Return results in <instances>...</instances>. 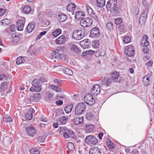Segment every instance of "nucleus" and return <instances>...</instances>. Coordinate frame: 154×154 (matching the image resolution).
Wrapping results in <instances>:
<instances>
[{
	"label": "nucleus",
	"instance_id": "nucleus-1",
	"mask_svg": "<svg viewBox=\"0 0 154 154\" xmlns=\"http://www.w3.org/2000/svg\"><path fill=\"white\" fill-rule=\"evenodd\" d=\"M65 55L63 54V51L57 49L55 50L51 53L50 57L51 60L54 62H56V60H54V59L65 60Z\"/></svg>",
	"mask_w": 154,
	"mask_h": 154
},
{
	"label": "nucleus",
	"instance_id": "nucleus-52",
	"mask_svg": "<svg viewBox=\"0 0 154 154\" xmlns=\"http://www.w3.org/2000/svg\"><path fill=\"white\" fill-rule=\"evenodd\" d=\"M106 26L107 29H109L110 31H111L113 29V26L112 23L109 22L107 23L106 24Z\"/></svg>",
	"mask_w": 154,
	"mask_h": 154
},
{
	"label": "nucleus",
	"instance_id": "nucleus-53",
	"mask_svg": "<svg viewBox=\"0 0 154 154\" xmlns=\"http://www.w3.org/2000/svg\"><path fill=\"white\" fill-rule=\"evenodd\" d=\"M37 49L36 48H34L30 51L31 54L33 56H36L38 54L37 51Z\"/></svg>",
	"mask_w": 154,
	"mask_h": 154
},
{
	"label": "nucleus",
	"instance_id": "nucleus-24",
	"mask_svg": "<svg viewBox=\"0 0 154 154\" xmlns=\"http://www.w3.org/2000/svg\"><path fill=\"white\" fill-rule=\"evenodd\" d=\"M40 98L41 97L39 94H35L30 97V100L33 102H38Z\"/></svg>",
	"mask_w": 154,
	"mask_h": 154
},
{
	"label": "nucleus",
	"instance_id": "nucleus-22",
	"mask_svg": "<svg viewBox=\"0 0 154 154\" xmlns=\"http://www.w3.org/2000/svg\"><path fill=\"white\" fill-rule=\"evenodd\" d=\"M111 82L110 79H108L105 78L103 79L101 82V85L102 86H104L107 87V86L110 85Z\"/></svg>",
	"mask_w": 154,
	"mask_h": 154
},
{
	"label": "nucleus",
	"instance_id": "nucleus-16",
	"mask_svg": "<svg viewBox=\"0 0 154 154\" xmlns=\"http://www.w3.org/2000/svg\"><path fill=\"white\" fill-rule=\"evenodd\" d=\"M35 111L32 108L29 109L26 115V119L29 120H31L32 117V115L35 113Z\"/></svg>",
	"mask_w": 154,
	"mask_h": 154
},
{
	"label": "nucleus",
	"instance_id": "nucleus-60",
	"mask_svg": "<svg viewBox=\"0 0 154 154\" xmlns=\"http://www.w3.org/2000/svg\"><path fill=\"white\" fill-rule=\"evenodd\" d=\"M94 51L91 50H89L88 51H87L85 52V53L86 54H88L90 55H92L93 54Z\"/></svg>",
	"mask_w": 154,
	"mask_h": 154
},
{
	"label": "nucleus",
	"instance_id": "nucleus-45",
	"mask_svg": "<svg viewBox=\"0 0 154 154\" xmlns=\"http://www.w3.org/2000/svg\"><path fill=\"white\" fill-rule=\"evenodd\" d=\"M30 154H39V151L36 148L32 149L30 150Z\"/></svg>",
	"mask_w": 154,
	"mask_h": 154
},
{
	"label": "nucleus",
	"instance_id": "nucleus-14",
	"mask_svg": "<svg viewBox=\"0 0 154 154\" xmlns=\"http://www.w3.org/2000/svg\"><path fill=\"white\" fill-rule=\"evenodd\" d=\"M100 35L99 31L98 29L96 27L91 29L90 36L93 38H97Z\"/></svg>",
	"mask_w": 154,
	"mask_h": 154
},
{
	"label": "nucleus",
	"instance_id": "nucleus-26",
	"mask_svg": "<svg viewBox=\"0 0 154 154\" xmlns=\"http://www.w3.org/2000/svg\"><path fill=\"white\" fill-rule=\"evenodd\" d=\"M67 18V16L63 14H59L58 16L57 19L60 22H63L65 21Z\"/></svg>",
	"mask_w": 154,
	"mask_h": 154
},
{
	"label": "nucleus",
	"instance_id": "nucleus-29",
	"mask_svg": "<svg viewBox=\"0 0 154 154\" xmlns=\"http://www.w3.org/2000/svg\"><path fill=\"white\" fill-rule=\"evenodd\" d=\"M61 30L60 28L55 29L52 32V35L54 37H56L61 33Z\"/></svg>",
	"mask_w": 154,
	"mask_h": 154
},
{
	"label": "nucleus",
	"instance_id": "nucleus-56",
	"mask_svg": "<svg viewBox=\"0 0 154 154\" xmlns=\"http://www.w3.org/2000/svg\"><path fill=\"white\" fill-rule=\"evenodd\" d=\"M115 23L116 25H119L122 23V20L120 18H118L115 20Z\"/></svg>",
	"mask_w": 154,
	"mask_h": 154
},
{
	"label": "nucleus",
	"instance_id": "nucleus-32",
	"mask_svg": "<svg viewBox=\"0 0 154 154\" xmlns=\"http://www.w3.org/2000/svg\"><path fill=\"white\" fill-rule=\"evenodd\" d=\"M142 3L145 10L148 11L150 6V3L147 2L146 0H142Z\"/></svg>",
	"mask_w": 154,
	"mask_h": 154
},
{
	"label": "nucleus",
	"instance_id": "nucleus-33",
	"mask_svg": "<svg viewBox=\"0 0 154 154\" xmlns=\"http://www.w3.org/2000/svg\"><path fill=\"white\" fill-rule=\"evenodd\" d=\"M75 5L74 4L71 3L67 5L66 7V10L69 11H72L75 9Z\"/></svg>",
	"mask_w": 154,
	"mask_h": 154
},
{
	"label": "nucleus",
	"instance_id": "nucleus-42",
	"mask_svg": "<svg viewBox=\"0 0 154 154\" xmlns=\"http://www.w3.org/2000/svg\"><path fill=\"white\" fill-rule=\"evenodd\" d=\"M10 23V20L8 19H5L2 20V25L4 26H6L9 24Z\"/></svg>",
	"mask_w": 154,
	"mask_h": 154
},
{
	"label": "nucleus",
	"instance_id": "nucleus-35",
	"mask_svg": "<svg viewBox=\"0 0 154 154\" xmlns=\"http://www.w3.org/2000/svg\"><path fill=\"white\" fill-rule=\"evenodd\" d=\"M31 11V8L29 5H26L23 8V12L26 14L29 13Z\"/></svg>",
	"mask_w": 154,
	"mask_h": 154
},
{
	"label": "nucleus",
	"instance_id": "nucleus-41",
	"mask_svg": "<svg viewBox=\"0 0 154 154\" xmlns=\"http://www.w3.org/2000/svg\"><path fill=\"white\" fill-rule=\"evenodd\" d=\"M50 88L56 92H60L61 91V89L55 85H51L50 86Z\"/></svg>",
	"mask_w": 154,
	"mask_h": 154
},
{
	"label": "nucleus",
	"instance_id": "nucleus-44",
	"mask_svg": "<svg viewBox=\"0 0 154 154\" xmlns=\"http://www.w3.org/2000/svg\"><path fill=\"white\" fill-rule=\"evenodd\" d=\"M20 40V37L18 35L12 36V42L13 43H17Z\"/></svg>",
	"mask_w": 154,
	"mask_h": 154
},
{
	"label": "nucleus",
	"instance_id": "nucleus-11",
	"mask_svg": "<svg viewBox=\"0 0 154 154\" xmlns=\"http://www.w3.org/2000/svg\"><path fill=\"white\" fill-rule=\"evenodd\" d=\"M91 94L94 96L97 95L100 92V88L99 85H94L91 90Z\"/></svg>",
	"mask_w": 154,
	"mask_h": 154
},
{
	"label": "nucleus",
	"instance_id": "nucleus-38",
	"mask_svg": "<svg viewBox=\"0 0 154 154\" xmlns=\"http://www.w3.org/2000/svg\"><path fill=\"white\" fill-rule=\"evenodd\" d=\"M63 71L65 73L68 75H69L71 76L73 74L72 71L68 68H64L63 69Z\"/></svg>",
	"mask_w": 154,
	"mask_h": 154
},
{
	"label": "nucleus",
	"instance_id": "nucleus-17",
	"mask_svg": "<svg viewBox=\"0 0 154 154\" xmlns=\"http://www.w3.org/2000/svg\"><path fill=\"white\" fill-rule=\"evenodd\" d=\"M66 41V38L65 36L62 35L58 38L55 40V43L58 45H61L64 43Z\"/></svg>",
	"mask_w": 154,
	"mask_h": 154
},
{
	"label": "nucleus",
	"instance_id": "nucleus-10",
	"mask_svg": "<svg viewBox=\"0 0 154 154\" xmlns=\"http://www.w3.org/2000/svg\"><path fill=\"white\" fill-rule=\"evenodd\" d=\"M26 131L28 135L30 137H33L37 133L35 128L32 125L27 127Z\"/></svg>",
	"mask_w": 154,
	"mask_h": 154
},
{
	"label": "nucleus",
	"instance_id": "nucleus-54",
	"mask_svg": "<svg viewBox=\"0 0 154 154\" xmlns=\"http://www.w3.org/2000/svg\"><path fill=\"white\" fill-rule=\"evenodd\" d=\"M8 77L4 74H0V80L5 81L7 79Z\"/></svg>",
	"mask_w": 154,
	"mask_h": 154
},
{
	"label": "nucleus",
	"instance_id": "nucleus-61",
	"mask_svg": "<svg viewBox=\"0 0 154 154\" xmlns=\"http://www.w3.org/2000/svg\"><path fill=\"white\" fill-rule=\"evenodd\" d=\"M5 12L6 11L5 9L0 8V16H2Z\"/></svg>",
	"mask_w": 154,
	"mask_h": 154
},
{
	"label": "nucleus",
	"instance_id": "nucleus-57",
	"mask_svg": "<svg viewBox=\"0 0 154 154\" xmlns=\"http://www.w3.org/2000/svg\"><path fill=\"white\" fill-rule=\"evenodd\" d=\"M114 11L117 13H120L122 11V10L120 8L116 6L113 9Z\"/></svg>",
	"mask_w": 154,
	"mask_h": 154
},
{
	"label": "nucleus",
	"instance_id": "nucleus-51",
	"mask_svg": "<svg viewBox=\"0 0 154 154\" xmlns=\"http://www.w3.org/2000/svg\"><path fill=\"white\" fill-rule=\"evenodd\" d=\"M3 121L5 122H11L12 121V119L9 116L4 117L3 119Z\"/></svg>",
	"mask_w": 154,
	"mask_h": 154
},
{
	"label": "nucleus",
	"instance_id": "nucleus-13",
	"mask_svg": "<svg viewBox=\"0 0 154 154\" xmlns=\"http://www.w3.org/2000/svg\"><path fill=\"white\" fill-rule=\"evenodd\" d=\"M86 10L88 14L95 20H98V17L93 9L90 6H86Z\"/></svg>",
	"mask_w": 154,
	"mask_h": 154
},
{
	"label": "nucleus",
	"instance_id": "nucleus-3",
	"mask_svg": "<svg viewBox=\"0 0 154 154\" xmlns=\"http://www.w3.org/2000/svg\"><path fill=\"white\" fill-rule=\"evenodd\" d=\"M85 141L88 145H95L97 143L98 140L94 136L90 135L86 137Z\"/></svg>",
	"mask_w": 154,
	"mask_h": 154
},
{
	"label": "nucleus",
	"instance_id": "nucleus-5",
	"mask_svg": "<svg viewBox=\"0 0 154 154\" xmlns=\"http://www.w3.org/2000/svg\"><path fill=\"white\" fill-rule=\"evenodd\" d=\"M84 34L81 30H76L72 33V38L76 40L81 39L84 36Z\"/></svg>",
	"mask_w": 154,
	"mask_h": 154
},
{
	"label": "nucleus",
	"instance_id": "nucleus-37",
	"mask_svg": "<svg viewBox=\"0 0 154 154\" xmlns=\"http://www.w3.org/2000/svg\"><path fill=\"white\" fill-rule=\"evenodd\" d=\"M143 82H144L145 85H148L149 84V81H150V78L148 75L144 77L143 78Z\"/></svg>",
	"mask_w": 154,
	"mask_h": 154
},
{
	"label": "nucleus",
	"instance_id": "nucleus-15",
	"mask_svg": "<svg viewBox=\"0 0 154 154\" xmlns=\"http://www.w3.org/2000/svg\"><path fill=\"white\" fill-rule=\"evenodd\" d=\"M25 21V20L24 18L17 21V26L18 30L22 31L23 30Z\"/></svg>",
	"mask_w": 154,
	"mask_h": 154
},
{
	"label": "nucleus",
	"instance_id": "nucleus-4",
	"mask_svg": "<svg viewBox=\"0 0 154 154\" xmlns=\"http://www.w3.org/2000/svg\"><path fill=\"white\" fill-rule=\"evenodd\" d=\"M38 81L37 79H35L32 82V86L30 88L31 91H40L41 90V86L38 82Z\"/></svg>",
	"mask_w": 154,
	"mask_h": 154
},
{
	"label": "nucleus",
	"instance_id": "nucleus-49",
	"mask_svg": "<svg viewBox=\"0 0 154 154\" xmlns=\"http://www.w3.org/2000/svg\"><path fill=\"white\" fill-rule=\"evenodd\" d=\"M99 45V42L98 40H95L92 43V46L94 48H97Z\"/></svg>",
	"mask_w": 154,
	"mask_h": 154
},
{
	"label": "nucleus",
	"instance_id": "nucleus-63",
	"mask_svg": "<svg viewBox=\"0 0 154 154\" xmlns=\"http://www.w3.org/2000/svg\"><path fill=\"white\" fill-rule=\"evenodd\" d=\"M142 51L144 53H147L149 51V49L146 47H144L142 49Z\"/></svg>",
	"mask_w": 154,
	"mask_h": 154
},
{
	"label": "nucleus",
	"instance_id": "nucleus-39",
	"mask_svg": "<svg viewBox=\"0 0 154 154\" xmlns=\"http://www.w3.org/2000/svg\"><path fill=\"white\" fill-rule=\"evenodd\" d=\"M24 59L23 57L20 56L18 57L16 59V63L17 65H20L23 63Z\"/></svg>",
	"mask_w": 154,
	"mask_h": 154
},
{
	"label": "nucleus",
	"instance_id": "nucleus-20",
	"mask_svg": "<svg viewBox=\"0 0 154 154\" xmlns=\"http://www.w3.org/2000/svg\"><path fill=\"white\" fill-rule=\"evenodd\" d=\"M73 120L75 125H78L82 122L83 120V116H79L78 117L74 118Z\"/></svg>",
	"mask_w": 154,
	"mask_h": 154
},
{
	"label": "nucleus",
	"instance_id": "nucleus-25",
	"mask_svg": "<svg viewBox=\"0 0 154 154\" xmlns=\"http://www.w3.org/2000/svg\"><path fill=\"white\" fill-rule=\"evenodd\" d=\"M35 23L32 22L29 24L27 27V30L29 33L31 32L35 29Z\"/></svg>",
	"mask_w": 154,
	"mask_h": 154
},
{
	"label": "nucleus",
	"instance_id": "nucleus-30",
	"mask_svg": "<svg viewBox=\"0 0 154 154\" xmlns=\"http://www.w3.org/2000/svg\"><path fill=\"white\" fill-rule=\"evenodd\" d=\"M148 37L147 36L144 35L142 40L141 43L142 44L143 46L147 47L149 44V42L147 41Z\"/></svg>",
	"mask_w": 154,
	"mask_h": 154
},
{
	"label": "nucleus",
	"instance_id": "nucleus-8",
	"mask_svg": "<svg viewBox=\"0 0 154 154\" xmlns=\"http://www.w3.org/2000/svg\"><path fill=\"white\" fill-rule=\"evenodd\" d=\"M117 3L116 0H110L107 3L106 5V8L108 10L113 9L116 6Z\"/></svg>",
	"mask_w": 154,
	"mask_h": 154
},
{
	"label": "nucleus",
	"instance_id": "nucleus-12",
	"mask_svg": "<svg viewBox=\"0 0 154 154\" xmlns=\"http://www.w3.org/2000/svg\"><path fill=\"white\" fill-rule=\"evenodd\" d=\"M9 84L6 82H2L0 84V93H5L8 89Z\"/></svg>",
	"mask_w": 154,
	"mask_h": 154
},
{
	"label": "nucleus",
	"instance_id": "nucleus-28",
	"mask_svg": "<svg viewBox=\"0 0 154 154\" xmlns=\"http://www.w3.org/2000/svg\"><path fill=\"white\" fill-rule=\"evenodd\" d=\"M70 48L72 51L75 52L77 54H79L81 52V51L76 45L72 44Z\"/></svg>",
	"mask_w": 154,
	"mask_h": 154
},
{
	"label": "nucleus",
	"instance_id": "nucleus-48",
	"mask_svg": "<svg viewBox=\"0 0 154 154\" xmlns=\"http://www.w3.org/2000/svg\"><path fill=\"white\" fill-rule=\"evenodd\" d=\"M52 96L53 95L52 94L49 93H46V100L50 101L52 99Z\"/></svg>",
	"mask_w": 154,
	"mask_h": 154
},
{
	"label": "nucleus",
	"instance_id": "nucleus-47",
	"mask_svg": "<svg viewBox=\"0 0 154 154\" xmlns=\"http://www.w3.org/2000/svg\"><path fill=\"white\" fill-rule=\"evenodd\" d=\"M147 17V14L146 13L144 12L143 13H142L140 18L139 19V22H140L141 20H145L146 18Z\"/></svg>",
	"mask_w": 154,
	"mask_h": 154
},
{
	"label": "nucleus",
	"instance_id": "nucleus-46",
	"mask_svg": "<svg viewBox=\"0 0 154 154\" xmlns=\"http://www.w3.org/2000/svg\"><path fill=\"white\" fill-rule=\"evenodd\" d=\"M67 148L70 150H72L74 148V144L72 142H69L67 144Z\"/></svg>",
	"mask_w": 154,
	"mask_h": 154
},
{
	"label": "nucleus",
	"instance_id": "nucleus-50",
	"mask_svg": "<svg viewBox=\"0 0 154 154\" xmlns=\"http://www.w3.org/2000/svg\"><path fill=\"white\" fill-rule=\"evenodd\" d=\"M131 38L130 37L126 36L123 39V41L125 44H127L130 42Z\"/></svg>",
	"mask_w": 154,
	"mask_h": 154
},
{
	"label": "nucleus",
	"instance_id": "nucleus-43",
	"mask_svg": "<svg viewBox=\"0 0 154 154\" xmlns=\"http://www.w3.org/2000/svg\"><path fill=\"white\" fill-rule=\"evenodd\" d=\"M87 130L89 132H92L94 128V126L92 125H88L86 126Z\"/></svg>",
	"mask_w": 154,
	"mask_h": 154
},
{
	"label": "nucleus",
	"instance_id": "nucleus-59",
	"mask_svg": "<svg viewBox=\"0 0 154 154\" xmlns=\"http://www.w3.org/2000/svg\"><path fill=\"white\" fill-rule=\"evenodd\" d=\"M69 133V135L70 137L74 138V134L73 131L70 130H68L67 131Z\"/></svg>",
	"mask_w": 154,
	"mask_h": 154
},
{
	"label": "nucleus",
	"instance_id": "nucleus-31",
	"mask_svg": "<svg viewBox=\"0 0 154 154\" xmlns=\"http://www.w3.org/2000/svg\"><path fill=\"white\" fill-rule=\"evenodd\" d=\"M106 145L110 149H113L115 148V144L109 140L107 139L106 141Z\"/></svg>",
	"mask_w": 154,
	"mask_h": 154
},
{
	"label": "nucleus",
	"instance_id": "nucleus-58",
	"mask_svg": "<svg viewBox=\"0 0 154 154\" xmlns=\"http://www.w3.org/2000/svg\"><path fill=\"white\" fill-rule=\"evenodd\" d=\"M47 32L46 31H43L40 33L39 35L37 36V39H40L41 37L43 35H45Z\"/></svg>",
	"mask_w": 154,
	"mask_h": 154
},
{
	"label": "nucleus",
	"instance_id": "nucleus-6",
	"mask_svg": "<svg viewBox=\"0 0 154 154\" xmlns=\"http://www.w3.org/2000/svg\"><path fill=\"white\" fill-rule=\"evenodd\" d=\"M85 102L88 105L92 106L95 103V100L93 96L90 94L86 95L84 97Z\"/></svg>",
	"mask_w": 154,
	"mask_h": 154
},
{
	"label": "nucleus",
	"instance_id": "nucleus-19",
	"mask_svg": "<svg viewBox=\"0 0 154 154\" xmlns=\"http://www.w3.org/2000/svg\"><path fill=\"white\" fill-rule=\"evenodd\" d=\"M119 74L116 71H115L113 73L112 77L109 79L112 82H117L118 79L119 78Z\"/></svg>",
	"mask_w": 154,
	"mask_h": 154
},
{
	"label": "nucleus",
	"instance_id": "nucleus-27",
	"mask_svg": "<svg viewBox=\"0 0 154 154\" xmlns=\"http://www.w3.org/2000/svg\"><path fill=\"white\" fill-rule=\"evenodd\" d=\"M80 45L83 49H86L88 48L90 44L88 42L84 40L80 42Z\"/></svg>",
	"mask_w": 154,
	"mask_h": 154
},
{
	"label": "nucleus",
	"instance_id": "nucleus-55",
	"mask_svg": "<svg viewBox=\"0 0 154 154\" xmlns=\"http://www.w3.org/2000/svg\"><path fill=\"white\" fill-rule=\"evenodd\" d=\"M50 24L49 22L47 20H44L42 23V26L46 27Z\"/></svg>",
	"mask_w": 154,
	"mask_h": 154
},
{
	"label": "nucleus",
	"instance_id": "nucleus-2",
	"mask_svg": "<svg viewBox=\"0 0 154 154\" xmlns=\"http://www.w3.org/2000/svg\"><path fill=\"white\" fill-rule=\"evenodd\" d=\"M85 109V105L84 103H80L76 106L75 112L76 115H80L82 114Z\"/></svg>",
	"mask_w": 154,
	"mask_h": 154
},
{
	"label": "nucleus",
	"instance_id": "nucleus-40",
	"mask_svg": "<svg viewBox=\"0 0 154 154\" xmlns=\"http://www.w3.org/2000/svg\"><path fill=\"white\" fill-rule=\"evenodd\" d=\"M72 107L73 105L71 104L65 107L64 108V110L66 113H69L71 111Z\"/></svg>",
	"mask_w": 154,
	"mask_h": 154
},
{
	"label": "nucleus",
	"instance_id": "nucleus-21",
	"mask_svg": "<svg viewBox=\"0 0 154 154\" xmlns=\"http://www.w3.org/2000/svg\"><path fill=\"white\" fill-rule=\"evenodd\" d=\"M89 154H101L100 149L97 147H94L91 148L89 151Z\"/></svg>",
	"mask_w": 154,
	"mask_h": 154
},
{
	"label": "nucleus",
	"instance_id": "nucleus-9",
	"mask_svg": "<svg viewBox=\"0 0 154 154\" xmlns=\"http://www.w3.org/2000/svg\"><path fill=\"white\" fill-rule=\"evenodd\" d=\"M124 52L126 55L129 57L133 56L134 53V48L131 45L127 47L125 49Z\"/></svg>",
	"mask_w": 154,
	"mask_h": 154
},
{
	"label": "nucleus",
	"instance_id": "nucleus-7",
	"mask_svg": "<svg viewBox=\"0 0 154 154\" xmlns=\"http://www.w3.org/2000/svg\"><path fill=\"white\" fill-rule=\"evenodd\" d=\"M92 23V20L90 18L88 17L82 19L80 22V24L84 27H89L91 26Z\"/></svg>",
	"mask_w": 154,
	"mask_h": 154
},
{
	"label": "nucleus",
	"instance_id": "nucleus-18",
	"mask_svg": "<svg viewBox=\"0 0 154 154\" xmlns=\"http://www.w3.org/2000/svg\"><path fill=\"white\" fill-rule=\"evenodd\" d=\"M85 15L84 13L81 11H77L75 14V18L78 20H81L83 19Z\"/></svg>",
	"mask_w": 154,
	"mask_h": 154
},
{
	"label": "nucleus",
	"instance_id": "nucleus-64",
	"mask_svg": "<svg viewBox=\"0 0 154 154\" xmlns=\"http://www.w3.org/2000/svg\"><path fill=\"white\" fill-rule=\"evenodd\" d=\"M153 62L152 60H150L147 62L146 64L148 66H151Z\"/></svg>",
	"mask_w": 154,
	"mask_h": 154
},
{
	"label": "nucleus",
	"instance_id": "nucleus-36",
	"mask_svg": "<svg viewBox=\"0 0 154 154\" xmlns=\"http://www.w3.org/2000/svg\"><path fill=\"white\" fill-rule=\"evenodd\" d=\"M97 6L100 8H102L105 4L104 0H97Z\"/></svg>",
	"mask_w": 154,
	"mask_h": 154
},
{
	"label": "nucleus",
	"instance_id": "nucleus-34",
	"mask_svg": "<svg viewBox=\"0 0 154 154\" xmlns=\"http://www.w3.org/2000/svg\"><path fill=\"white\" fill-rule=\"evenodd\" d=\"M86 118L88 120H91L94 117V115L93 112L92 111L88 112L86 115Z\"/></svg>",
	"mask_w": 154,
	"mask_h": 154
},
{
	"label": "nucleus",
	"instance_id": "nucleus-23",
	"mask_svg": "<svg viewBox=\"0 0 154 154\" xmlns=\"http://www.w3.org/2000/svg\"><path fill=\"white\" fill-rule=\"evenodd\" d=\"M68 119V116H65L60 118L58 121V122L60 124L64 125Z\"/></svg>",
	"mask_w": 154,
	"mask_h": 154
},
{
	"label": "nucleus",
	"instance_id": "nucleus-62",
	"mask_svg": "<svg viewBox=\"0 0 154 154\" xmlns=\"http://www.w3.org/2000/svg\"><path fill=\"white\" fill-rule=\"evenodd\" d=\"M15 27L14 25H11L9 27V29L11 32H14L15 31Z\"/></svg>",
	"mask_w": 154,
	"mask_h": 154
}]
</instances>
